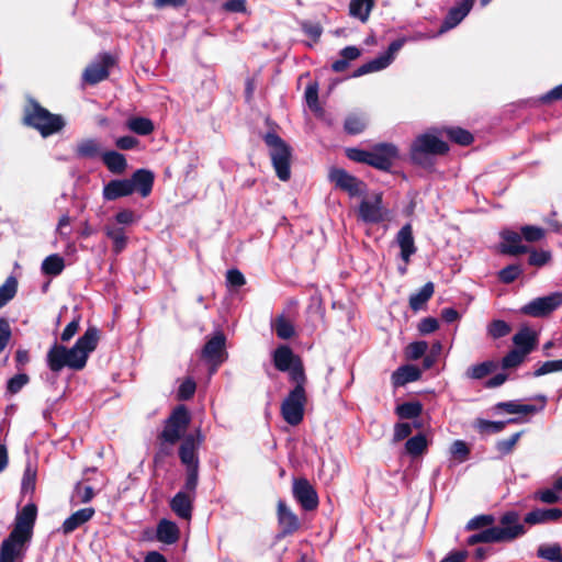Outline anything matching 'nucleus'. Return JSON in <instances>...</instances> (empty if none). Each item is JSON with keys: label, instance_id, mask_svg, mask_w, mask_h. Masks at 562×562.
I'll return each instance as SVG.
<instances>
[{"label": "nucleus", "instance_id": "nucleus-1", "mask_svg": "<svg viewBox=\"0 0 562 562\" xmlns=\"http://www.w3.org/2000/svg\"><path fill=\"white\" fill-rule=\"evenodd\" d=\"M99 339L100 330L90 326L71 348L55 342L46 355L49 370L56 373L66 367L75 371L82 370L87 364L89 355L97 349Z\"/></svg>", "mask_w": 562, "mask_h": 562}, {"label": "nucleus", "instance_id": "nucleus-2", "mask_svg": "<svg viewBox=\"0 0 562 562\" xmlns=\"http://www.w3.org/2000/svg\"><path fill=\"white\" fill-rule=\"evenodd\" d=\"M37 518V506L26 504L15 516L13 529L0 546V562H15L24 557L26 544L32 540Z\"/></svg>", "mask_w": 562, "mask_h": 562}, {"label": "nucleus", "instance_id": "nucleus-3", "mask_svg": "<svg viewBox=\"0 0 562 562\" xmlns=\"http://www.w3.org/2000/svg\"><path fill=\"white\" fill-rule=\"evenodd\" d=\"M22 124L37 131L43 138L60 133L66 121L61 114L52 113L36 99L27 98L22 110Z\"/></svg>", "mask_w": 562, "mask_h": 562}, {"label": "nucleus", "instance_id": "nucleus-4", "mask_svg": "<svg viewBox=\"0 0 562 562\" xmlns=\"http://www.w3.org/2000/svg\"><path fill=\"white\" fill-rule=\"evenodd\" d=\"M345 155L351 161L364 164L385 172L391 171L400 157L398 148L392 143L374 144L370 150L347 147L345 148Z\"/></svg>", "mask_w": 562, "mask_h": 562}, {"label": "nucleus", "instance_id": "nucleus-5", "mask_svg": "<svg viewBox=\"0 0 562 562\" xmlns=\"http://www.w3.org/2000/svg\"><path fill=\"white\" fill-rule=\"evenodd\" d=\"M449 145L434 134L425 133L417 136L411 145L409 157L414 165L424 169H432L434 157L448 154Z\"/></svg>", "mask_w": 562, "mask_h": 562}, {"label": "nucleus", "instance_id": "nucleus-6", "mask_svg": "<svg viewBox=\"0 0 562 562\" xmlns=\"http://www.w3.org/2000/svg\"><path fill=\"white\" fill-rule=\"evenodd\" d=\"M269 147L272 167L279 180L286 182L291 179L292 147L276 132H268L262 137Z\"/></svg>", "mask_w": 562, "mask_h": 562}, {"label": "nucleus", "instance_id": "nucleus-7", "mask_svg": "<svg viewBox=\"0 0 562 562\" xmlns=\"http://www.w3.org/2000/svg\"><path fill=\"white\" fill-rule=\"evenodd\" d=\"M272 363L278 371L289 373L290 382H307L303 360L290 346H278L272 352Z\"/></svg>", "mask_w": 562, "mask_h": 562}, {"label": "nucleus", "instance_id": "nucleus-8", "mask_svg": "<svg viewBox=\"0 0 562 562\" xmlns=\"http://www.w3.org/2000/svg\"><path fill=\"white\" fill-rule=\"evenodd\" d=\"M294 387L288 393L281 403V416L291 426H297L303 422L307 394L305 385L307 382H293Z\"/></svg>", "mask_w": 562, "mask_h": 562}, {"label": "nucleus", "instance_id": "nucleus-9", "mask_svg": "<svg viewBox=\"0 0 562 562\" xmlns=\"http://www.w3.org/2000/svg\"><path fill=\"white\" fill-rule=\"evenodd\" d=\"M191 415L186 405L180 404L173 408L169 417L165 420L162 431L158 435L159 441L168 442L170 446L176 445L186 436Z\"/></svg>", "mask_w": 562, "mask_h": 562}, {"label": "nucleus", "instance_id": "nucleus-10", "mask_svg": "<svg viewBox=\"0 0 562 562\" xmlns=\"http://www.w3.org/2000/svg\"><path fill=\"white\" fill-rule=\"evenodd\" d=\"M201 359L210 364V373H215L228 359L226 350V336L222 330L215 331L205 341L201 350Z\"/></svg>", "mask_w": 562, "mask_h": 562}, {"label": "nucleus", "instance_id": "nucleus-11", "mask_svg": "<svg viewBox=\"0 0 562 562\" xmlns=\"http://www.w3.org/2000/svg\"><path fill=\"white\" fill-rule=\"evenodd\" d=\"M328 179L336 189L346 192L350 198H360L367 194V183L344 168H330Z\"/></svg>", "mask_w": 562, "mask_h": 562}, {"label": "nucleus", "instance_id": "nucleus-12", "mask_svg": "<svg viewBox=\"0 0 562 562\" xmlns=\"http://www.w3.org/2000/svg\"><path fill=\"white\" fill-rule=\"evenodd\" d=\"M562 305V293L554 292L547 296L536 297L520 307L522 315L543 318Z\"/></svg>", "mask_w": 562, "mask_h": 562}, {"label": "nucleus", "instance_id": "nucleus-13", "mask_svg": "<svg viewBox=\"0 0 562 562\" xmlns=\"http://www.w3.org/2000/svg\"><path fill=\"white\" fill-rule=\"evenodd\" d=\"M292 494L294 499L305 512H313L318 507V494L307 479H293Z\"/></svg>", "mask_w": 562, "mask_h": 562}, {"label": "nucleus", "instance_id": "nucleus-14", "mask_svg": "<svg viewBox=\"0 0 562 562\" xmlns=\"http://www.w3.org/2000/svg\"><path fill=\"white\" fill-rule=\"evenodd\" d=\"M204 441V436L200 429H196L194 434H188L183 437L179 447V458L186 468H199V456L198 450Z\"/></svg>", "mask_w": 562, "mask_h": 562}, {"label": "nucleus", "instance_id": "nucleus-15", "mask_svg": "<svg viewBox=\"0 0 562 562\" xmlns=\"http://www.w3.org/2000/svg\"><path fill=\"white\" fill-rule=\"evenodd\" d=\"M114 65L115 58L110 53H102L85 69L82 79L89 85H97L109 77Z\"/></svg>", "mask_w": 562, "mask_h": 562}, {"label": "nucleus", "instance_id": "nucleus-16", "mask_svg": "<svg viewBox=\"0 0 562 562\" xmlns=\"http://www.w3.org/2000/svg\"><path fill=\"white\" fill-rule=\"evenodd\" d=\"M521 532V528L502 529L501 527H491L470 536L467 540L469 546L477 543H499L516 539V535Z\"/></svg>", "mask_w": 562, "mask_h": 562}, {"label": "nucleus", "instance_id": "nucleus-17", "mask_svg": "<svg viewBox=\"0 0 562 562\" xmlns=\"http://www.w3.org/2000/svg\"><path fill=\"white\" fill-rule=\"evenodd\" d=\"M383 194L379 192L374 194L373 201L362 200L359 204L358 216L364 223L379 224L385 220L382 206Z\"/></svg>", "mask_w": 562, "mask_h": 562}, {"label": "nucleus", "instance_id": "nucleus-18", "mask_svg": "<svg viewBox=\"0 0 562 562\" xmlns=\"http://www.w3.org/2000/svg\"><path fill=\"white\" fill-rule=\"evenodd\" d=\"M277 518L280 527V538L291 536L301 528L299 517L288 507L284 501L278 502Z\"/></svg>", "mask_w": 562, "mask_h": 562}, {"label": "nucleus", "instance_id": "nucleus-19", "mask_svg": "<svg viewBox=\"0 0 562 562\" xmlns=\"http://www.w3.org/2000/svg\"><path fill=\"white\" fill-rule=\"evenodd\" d=\"M474 2L475 0H462L457 5L450 8L440 25L439 32L445 33L461 23V21L470 13Z\"/></svg>", "mask_w": 562, "mask_h": 562}, {"label": "nucleus", "instance_id": "nucleus-20", "mask_svg": "<svg viewBox=\"0 0 562 562\" xmlns=\"http://www.w3.org/2000/svg\"><path fill=\"white\" fill-rule=\"evenodd\" d=\"M502 243L499 250L504 255L518 256L529 252V247L521 244V235L515 231L504 229L501 232Z\"/></svg>", "mask_w": 562, "mask_h": 562}, {"label": "nucleus", "instance_id": "nucleus-21", "mask_svg": "<svg viewBox=\"0 0 562 562\" xmlns=\"http://www.w3.org/2000/svg\"><path fill=\"white\" fill-rule=\"evenodd\" d=\"M396 243L401 249V259L407 265L411 261V257L417 251L415 246L413 226L411 223H406L396 234Z\"/></svg>", "mask_w": 562, "mask_h": 562}, {"label": "nucleus", "instance_id": "nucleus-22", "mask_svg": "<svg viewBox=\"0 0 562 562\" xmlns=\"http://www.w3.org/2000/svg\"><path fill=\"white\" fill-rule=\"evenodd\" d=\"M535 400L539 401L541 405L538 407L536 405L531 404H519L515 401H508V402H499L496 404V408L499 411H503L507 414H535L539 411H542L547 404V396L546 395H537Z\"/></svg>", "mask_w": 562, "mask_h": 562}, {"label": "nucleus", "instance_id": "nucleus-23", "mask_svg": "<svg viewBox=\"0 0 562 562\" xmlns=\"http://www.w3.org/2000/svg\"><path fill=\"white\" fill-rule=\"evenodd\" d=\"M133 188V192L137 191L143 198L151 193L155 175L148 169H137L128 179Z\"/></svg>", "mask_w": 562, "mask_h": 562}, {"label": "nucleus", "instance_id": "nucleus-24", "mask_svg": "<svg viewBox=\"0 0 562 562\" xmlns=\"http://www.w3.org/2000/svg\"><path fill=\"white\" fill-rule=\"evenodd\" d=\"M128 179H114L103 187V199L115 201L120 198L128 196L133 193V188Z\"/></svg>", "mask_w": 562, "mask_h": 562}, {"label": "nucleus", "instance_id": "nucleus-25", "mask_svg": "<svg viewBox=\"0 0 562 562\" xmlns=\"http://www.w3.org/2000/svg\"><path fill=\"white\" fill-rule=\"evenodd\" d=\"M513 342L516 346L515 349H518L525 356H528L535 350L538 344V334L525 326L514 335Z\"/></svg>", "mask_w": 562, "mask_h": 562}, {"label": "nucleus", "instance_id": "nucleus-26", "mask_svg": "<svg viewBox=\"0 0 562 562\" xmlns=\"http://www.w3.org/2000/svg\"><path fill=\"white\" fill-rule=\"evenodd\" d=\"M170 508L179 518L189 520L192 517L193 497L183 491H179L171 498Z\"/></svg>", "mask_w": 562, "mask_h": 562}, {"label": "nucleus", "instance_id": "nucleus-27", "mask_svg": "<svg viewBox=\"0 0 562 562\" xmlns=\"http://www.w3.org/2000/svg\"><path fill=\"white\" fill-rule=\"evenodd\" d=\"M422 378V370L414 364H404L397 368L391 375L394 387L404 386L407 383L418 381Z\"/></svg>", "mask_w": 562, "mask_h": 562}, {"label": "nucleus", "instance_id": "nucleus-28", "mask_svg": "<svg viewBox=\"0 0 562 562\" xmlns=\"http://www.w3.org/2000/svg\"><path fill=\"white\" fill-rule=\"evenodd\" d=\"M180 538V530L172 520L162 518L158 521L156 528V539L165 544H173Z\"/></svg>", "mask_w": 562, "mask_h": 562}, {"label": "nucleus", "instance_id": "nucleus-29", "mask_svg": "<svg viewBox=\"0 0 562 562\" xmlns=\"http://www.w3.org/2000/svg\"><path fill=\"white\" fill-rule=\"evenodd\" d=\"M94 515V508L86 507L81 508L68 518H66L61 525V530L65 535H69L78 529L80 526L89 521Z\"/></svg>", "mask_w": 562, "mask_h": 562}, {"label": "nucleus", "instance_id": "nucleus-30", "mask_svg": "<svg viewBox=\"0 0 562 562\" xmlns=\"http://www.w3.org/2000/svg\"><path fill=\"white\" fill-rule=\"evenodd\" d=\"M562 517L560 508H536L525 516V522L528 525L544 524L548 521H557Z\"/></svg>", "mask_w": 562, "mask_h": 562}, {"label": "nucleus", "instance_id": "nucleus-31", "mask_svg": "<svg viewBox=\"0 0 562 562\" xmlns=\"http://www.w3.org/2000/svg\"><path fill=\"white\" fill-rule=\"evenodd\" d=\"M104 234L109 239L112 240V252L114 255H120L125 250L127 247L128 237L123 227L108 224L104 226Z\"/></svg>", "mask_w": 562, "mask_h": 562}, {"label": "nucleus", "instance_id": "nucleus-32", "mask_svg": "<svg viewBox=\"0 0 562 562\" xmlns=\"http://www.w3.org/2000/svg\"><path fill=\"white\" fill-rule=\"evenodd\" d=\"M101 158L103 164L109 169V171L114 175H122L127 168V161L125 156L119 151H104Z\"/></svg>", "mask_w": 562, "mask_h": 562}, {"label": "nucleus", "instance_id": "nucleus-33", "mask_svg": "<svg viewBox=\"0 0 562 562\" xmlns=\"http://www.w3.org/2000/svg\"><path fill=\"white\" fill-rule=\"evenodd\" d=\"M435 293V284L429 281L425 283L417 293L409 296L408 304L412 311L418 312L423 310L426 303L432 297Z\"/></svg>", "mask_w": 562, "mask_h": 562}, {"label": "nucleus", "instance_id": "nucleus-34", "mask_svg": "<svg viewBox=\"0 0 562 562\" xmlns=\"http://www.w3.org/2000/svg\"><path fill=\"white\" fill-rule=\"evenodd\" d=\"M362 50L357 46H346L339 52L340 58L331 64L334 72H342L349 67V63L358 59Z\"/></svg>", "mask_w": 562, "mask_h": 562}, {"label": "nucleus", "instance_id": "nucleus-35", "mask_svg": "<svg viewBox=\"0 0 562 562\" xmlns=\"http://www.w3.org/2000/svg\"><path fill=\"white\" fill-rule=\"evenodd\" d=\"M100 154V143L94 138L81 139L75 148V156L80 159H93Z\"/></svg>", "mask_w": 562, "mask_h": 562}, {"label": "nucleus", "instance_id": "nucleus-36", "mask_svg": "<svg viewBox=\"0 0 562 562\" xmlns=\"http://www.w3.org/2000/svg\"><path fill=\"white\" fill-rule=\"evenodd\" d=\"M375 5V0H350L349 15L366 23Z\"/></svg>", "mask_w": 562, "mask_h": 562}, {"label": "nucleus", "instance_id": "nucleus-37", "mask_svg": "<svg viewBox=\"0 0 562 562\" xmlns=\"http://www.w3.org/2000/svg\"><path fill=\"white\" fill-rule=\"evenodd\" d=\"M520 418H509L507 422H492L483 418H477L474 423L475 429L483 435L487 434H498L504 430L506 424H517L520 423Z\"/></svg>", "mask_w": 562, "mask_h": 562}, {"label": "nucleus", "instance_id": "nucleus-38", "mask_svg": "<svg viewBox=\"0 0 562 562\" xmlns=\"http://www.w3.org/2000/svg\"><path fill=\"white\" fill-rule=\"evenodd\" d=\"M41 269L45 276L57 277L65 269V260L58 254L49 255L43 260Z\"/></svg>", "mask_w": 562, "mask_h": 562}, {"label": "nucleus", "instance_id": "nucleus-39", "mask_svg": "<svg viewBox=\"0 0 562 562\" xmlns=\"http://www.w3.org/2000/svg\"><path fill=\"white\" fill-rule=\"evenodd\" d=\"M367 126L366 117L357 113L349 114L344 122V131L348 135H359L366 131Z\"/></svg>", "mask_w": 562, "mask_h": 562}, {"label": "nucleus", "instance_id": "nucleus-40", "mask_svg": "<svg viewBox=\"0 0 562 562\" xmlns=\"http://www.w3.org/2000/svg\"><path fill=\"white\" fill-rule=\"evenodd\" d=\"M126 126L137 135L147 136L155 130L154 123L150 119L143 116H134L127 120Z\"/></svg>", "mask_w": 562, "mask_h": 562}, {"label": "nucleus", "instance_id": "nucleus-41", "mask_svg": "<svg viewBox=\"0 0 562 562\" xmlns=\"http://www.w3.org/2000/svg\"><path fill=\"white\" fill-rule=\"evenodd\" d=\"M396 415L402 419H415L423 413V404L419 401L405 402L395 408Z\"/></svg>", "mask_w": 562, "mask_h": 562}, {"label": "nucleus", "instance_id": "nucleus-42", "mask_svg": "<svg viewBox=\"0 0 562 562\" xmlns=\"http://www.w3.org/2000/svg\"><path fill=\"white\" fill-rule=\"evenodd\" d=\"M445 133L451 142L460 146H469L474 142L473 135L459 126L446 128Z\"/></svg>", "mask_w": 562, "mask_h": 562}, {"label": "nucleus", "instance_id": "nucleus-43", "mask_svg": "<svg viewBox=\"0 0 562 562\" xmlns=\"http://www.w3.org/2000/svg\"><path fill=\"white\" fill-rule=\"evenodd\" d=\"M428 447L426 436L424 434H417L407 439L405 443L406 452L412 457L422 456Z\"/></svg>", "mask_w": 562, "mask_h": 562}, {"label": "nucleus", "instance_id": "nucleus-44", "mask_svg": "<svg viewBox=\"0 0 562 562\" xmlns=\"http://www.w3.org/2000/svg\"><path fill=\"white\" fill-rule=\"evenodd\" d=\"M18 292V280L15 277L10 276L4 283L0 286V310L5 306Z\"/></svg>", "mask_w": 562, "mask_h": 562}, {"label": "nucleus", "instance_id": "nucleus-45", "mask_svg": "<svg viewBox=\"0 0 562 562\" xmlns=\"http://www.w3.org/2000/svg\"><path fill=\"white\" fill-rule=\"evenodd\" d=\"M496 367V362L487 360L468 368L467 376L473 380H481L492 373Z\"/></svg>", "mask_w": 562, "mask_h": 562}, {"label": "nucleus", "instance_id": "nucleus-46", "mask_svg": "<svg viewBox=\"0 0 562 562\" xmlns=\"http://www.w3.org/2000/svg\"><path fill=\"white\" fill-rule=\"evenodd\" d=\"M272 327L280 339H290L295 334L293 324L283 315L276 318Z\"/></svg>", "mask_w": 562, "mask_h": 562}, {"label": "nucleus", "instance_id": "nucleus-47", "mask_svg": "<svg viewBox=\"0 0 562 562\" xmlns=\"http://www.w3.org/2000/svg\"><path fill=\"white\" fill-rule=\"evenodd\" d=\"M512 331V327L503 319H494L487 326V334L493 339H499L507 336Z\"/></svg>", "mask_w": 562, "mask_h": 562}, {"label": "nucleus", "instance_id": "nucleus-48", "mask_svg": "<svg viewBox=\"0 0 562 562\" xmlns=\"http://www.w3.org/2000/svg\"><path fill=\"white\" fill-rule=\"evenodd\" d=\"M499 522L503 527L502 529H515L517 527L521 528V532L516 535V538L525 535L526 529L524 525L519 524V515L515 510L506 512L499 519Z\"/></svg>", "mask_w": 562, "mask_h": 562}, {"label": "nucleus", "instance_id": "nucleus-49", "mask_svg": "<svg viewBox=\"0 0 562 562\" xmlns=\"http://www.w3.org/2000/svg\"><path fill=\"white\" fill-rule=\"evenodd\" d=\"M386 68V65L385 63L383 61V59H381V57H376L363 65H361L360 67H358L353 74H352V77L353 78H358V77H361V76H364L367 74H371V72H375V71H380L382 69Z\"/></svg>", "mask_w": 562, "mask_h": 562}, {"label": "nucleus", "instance_id": "nucleus-50", "mask_svg": "<svg viewBox=\"0 0 562 562\" xmlns=\"http://www.w3.org/2000/svg\"><path fill=\"white\" fill-rule=\"evenodd\" d=\"M305 101L311 111L317 113L322 111L318 101V85L316 82L310 83L305 89Z\"/></svg>", "mask_w": 562, "mask_h": 562}, {"label": "nucleus", "instance_id": "nucleus-51", "mask_svg": "<svg viewBox=\"0 0 562 562\" xmlns=\"http://www.w3.org/2000/svg\"><path fill=\"white\" fill-rule=\"evenodd\" d=\"M30 376L26 373H18L7 382V392L11 395L19 393L27 383Z\"/></svg>", "mask_w": 562, "mask_h": 562}, {"label": "nucleus", "instance_id": "nucleus-52", "mask_svg": "<svg viewBox=\"0 0 562 562\" xmlns=\"http://www.w3.org/2000/svg\"><path fill=\"white\" fill-rule=\"evenodd\" d=\"M22 491L33 492L36 485V468H34L31 463H27L23 476H22Z\"/></svg>", "mask_w": 562, "mask_h": 562}, {"label": "nucleus", "instance_id": "nucleus-53", "mask_svg": "<svg viewBox=\"0 0 562 562\" xmlns=\"http://www.w3.org/2000/svg\"><path fill=\"white\" fill-rule=\"evenodd\" d=\"M522 431H518L513 434L507 439H502L496 442V450L501 456H507L513 452L515 446L517 445Z\"/></svg>", "mask_w": 562, "mask_h": 562}, {"label": "nucleus", "instance_id": "nucleus-54", "mask_svg": "<svg viewBox=\"0 0 562 562\" xmlns=\"http://www.w3.org/2000/svg\"><path fill=\"white\" fill-rule=\"evenodd\" d=\"M522 273V269L519 265L513 263L504 267L498 272V279L505 283L509 284L513 283L520 274Z\"/></svg>", "mask_w": 562, "mask_h": 562}, {"label": "nucleus", "instance_id": "nucleus-55", "mask_svg": "<svg viewBox=\"0 0 562 562\" xmlns=\"http://www.w3.org/2000/svg\"><path fill=\"white\" fill-rule=\"evenodd\" d=\"M428 349V344L425 340H418L411 342L406 347V357L409 360H418L426 353Z\"/></svg>", "mask_w": 562, "mask_h": 562}, {"label": "nucleus", "instance_id": "nucleus-56", "mask_svg": "<svg viewBox=\"0 0 562 562\" xmlns=\"http://www.w3.org/2000/svg\"><path fill=\"white\" fill-rule=\"evenodd\" d=\"M526 356L520 352L518 349H513L506 353V356L502 359V368L503 369H513L520 366Z\"/></svg>", "mask_w": 562, "mask_h": 562}, {"label": "nucleus", "instance_id": "nucleus-57", "mask_svg": "<svg viewBox=\"0 0 562 562\" xmlns=\"http://www.w3.org/2000/svg\"><path fill=\"white\" fill-rule=\"evenodd\" d=\"M196 390V383L193 379H186L179 386L177 392V398L179 401H189L193 397Z\"/></svg>", "mask_w": 562, "mask_h": 562}, {"label": "nucleus", "instance_id": "nucleus-58", "mask_svg": "<svg viewBox=\"0 0 562 562\" xmlns=\"http://www.w3.org/2000/svg\"><path fill=\"white\" fill-rule=\"evenodd\" d=\"M495 522L493 515H479L473 517L467 522V530H477L487 526H492Z\"/></svg>", "mask_w": 562, "mask_h": 562}, {"label": "nucleus", "instance_id": "nucleus-59", "mask_svg": "<svg viewBox=\"0 0 562 562\" xmlns=\"http://www.w3.org/2000/svg\"><path fill=\"white\" fill-rule=\"evenodd\" d=\"M561 546L558 543L552 546H541L539 547L537 554L539 558L557 562L561 555Z\"/></svg>", "mask_w": 562, "mask_h": 562}, {"label": "nucleus", "instance_id": "nucleus-60", "mask_svg": "<svg viewBox=\"0 0 562 562\" xmlns=\"http://www.w3.org/2000/svg\"><path fill=\"white\" fill-rule=\"evenodd\" d=\"M557 371H562V359L543 362L538 369L533 371L532 375L538 378Z\"/></svg>", "mask_w": 562, "mask_h": 562}, {"label": "nucleus", "instance_id": "nucleus-61", "mask_svg": "<svg viewBox=\"0 0 562 562\" xmlns=\"http://www.w3.org/2000/svg\"><path fill=\"white\" fill-rule=\"evenodd\" d=\"M199 482V468H186V481L183 488L189 493H195Z\"/></svg>", "mask_w": 562, "mask_h": 562}, {"label": "nucleus", "instance_id": "nucleus-62", "mask_svg": "<svg viewBox=\"0 0 562 562\" xmlns=\"http://www.w3.org/2000/svg\"><path fill=\"white\" fill-rule=\"evenodd\" d=\"M521 235L527 241L535 243L543 238L544 231L538 226L526 225L521 227Z\"/></svg>", "mask_w": 562, "mask_h": 562}, {"label": "nucleus", "instance_id": "nucleus-63", "mask_svg": "<svg viewBox=\"0 0 562 562\" xmlns=\"http://www.w3.org/2000/svg\"><path fill=\"white\" fill-rule=\"evenodd\" d=\"M528 263L535 267H542L551 259V254L546 250H529Z\"/></svg>", "mask_w": 562, "mask_h": 562}, {"label": "nucleus", "instance_id": "nucleus-64", "mask_svg": "<svg viewBox=\"0 0 562 562\" xmlns=\"http://www.w3.org/2000/svg\"><path fill=\"white\" fill-rule=\"evenodd\" d=\"M562 100V83L554 87L547 93L542 94L538 98L537 102L540 104H551L555 101Z\"/></svg>", "mask_w": 562, "mask_h": 562}]
</instances>
